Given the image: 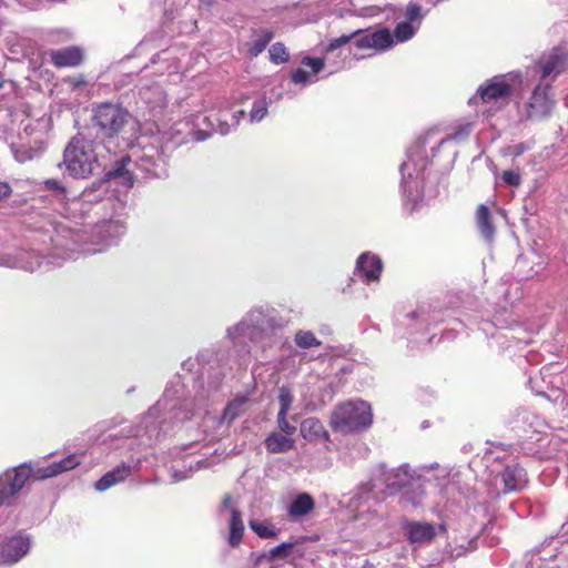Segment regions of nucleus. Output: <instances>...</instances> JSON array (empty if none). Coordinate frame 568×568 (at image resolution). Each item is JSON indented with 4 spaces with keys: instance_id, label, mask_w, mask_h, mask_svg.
Returning a JSON list of instances; mask_svg holds the SVG:
<instances>
[{
    "instance_id": "obj_1",
    "label": "nucleus",
    "mask_w": 568,
    "mask_h": 568,
    "mask_svg": "<svg viewBox=\"0 0 568 568\" xmlns=\"http://www.w3.org/2000/svg\"><path fill=\"white\" fill-rule=\"evenodd\" d=\"M373 423L371 405L364 400H347L334 407L329 416V427L342 435L358 434Z\"/></svg>"
},
{
    "instance_id": "obj_2",
    "label": "nucleus",
    "mask_w": 568,
    "mask_h": 568,
    "mask_svg": "<svg viewBox=\"0 0 568 568\" xmlns=\"http://www.w3.org/2000/svg\"><path fill=\"white\" fill-rule=\"evenodd\" d=\"M79 464L80 458L71 454L59 463H52L45 467H32L30 464H21L16 468L8 469L1 476L19 494L30 480L34 481L54 477L75 468Z\"/></svg>"
},
{
    "instance_id": "obj_3",
    "label": "nucleus",
    "mask_w": 568,
    "mask_h": 568,
    "mask_svg": "<svg viewBox=\"0 0 568 568\" xmlns=\"http://www.w3.org/2000/svg\"><path fill=\"white\" fill-rule=\"evenodd\" d=\"M568 68V48L566 45H556L544 51L534 63L527 68V73L537 75L538 82L550 83L552 87L555 80Z\"/></svg>"
},
{
    "instance_id": "obj_4",
    "label": "nucleus",
    "mask_w": 568,
    "mask_h": 568,
    "mask_svg": "<svg viewBox=\"0 0 568 568\" xmlns=\"http://www.w3.org/2000/svg\"><path fill=\"white\" fill-rule=\"evenodd\" d=\"M94 144H68L64 150V163L68 171L75 178H87L100 169Z\"/></svg>"
},
{
    "instance_id": "obj_5",
    "label": "nucleus",
    "mask_w": 568,
    "mask_h": 568,
    "mask_svg": "<svg viewBox=\"0 0 568 568\" xmlns=\"http://www.w3.org/2000/svg\"><path fill=\"white\" fill-rule=\"evenodd\" d=\"M131 118L120 104L103 102L93 109V122L106 136H115Z\"/></svg>"
},
{
    "instance_id": "obj_6",
    "label": "nucleus",
    "mask_w": 568,
    "mask_h": 568,
    "mask_svg": "<svg viewBox=\"0 0 568 568\" xmlns=\"http://www.w3.org/2000/svg\"><path fill=\"white\" fill-rule=\"evenodd\" d=\"M521 81V75L518 72L495 75L477 89V95L473 97L469 103L477 97L484 103L506 101L510 97L515 85L520 84Z\"/></svg>"
},
{
    "instance_id": "obj_7",
    "label": "nucleus",
    "mask_w": 568,
    "mask_h": 568,
    "mask_svg": "<svg viewBox=\"0 0 568 568\" xmlns=\"http://www.w3.org/2000/svg\"><path fill=\"white\" fill-rule=\"evenodd\" d=\"M429 9L419 8L416 3H407L403 9V20L396 23L392 40L394 45L412 40L419 31Z\"/></svg>"
},
{
    "instance_id": "obj_8",
    "label": "nucleus",
    "mask_w": 568,
    "mask_h": 568,
    "mask_svg": "<svg viewBox=\"0 0 568 568\" xmlns=\"http://www.w3.org/2000/svg\"><path fill=\"white\" fill-rule=\"evenodd\" d=\"M550 83L538 82L528 99L525 109V119L541 121L547 119L555 105Z\"/></svg>"
},
{
    "instance_id": "obj_9",
    "label": "nucleus",
    "mask_w": 568,
    "mask_h": 568,
    "mask_svg": "<svg viewBox=\"0 0 568 568\" xmlns=\"http://www.w3.org/2000/svg\"><path fill=\"white\" fill-rule=\"evenodd\" d=\"M473 129L474 123L470 121H460L453 125L435 124L422 131L416 142H458L467 139Z\"/></svg>"
},
{
    "instance_id": "obj_10",
    "label": "nucleus",
    "mask_w": 568,
    "mask_h": 568,
    "mask_svg": "<svg viewBox=\"0 0 568 568\" xmlns=\"http://www.w3.org/2000/svg\"><path fill=\"white\" fill-rule=\"evenodd\" d=\"M30 548L27 536L18 534L0 542V565H12L19 561Z\"/></svg>"
},
{
    "instance_id": "obj_11",
    "label": "nucleus",
    "mask_w": 568,
    "mask_h": 568,
    "mask_svg": "<svg viewBox=\"0 0 568 568\" xmlns=\"http://www.w3.org/2000/svg\"><path fill=\"white\" fill-rule=\"evenodd\" d=\"M404 534L412 545L432 544L437 536V528L427 521H407L403 525Z\"/></svg>"
},
{
    "instance_id": "obj_12",
    "label": "nucleus",
    "mask_w": 568,
    "mask_h": 568,
    "mask_svg": "<svg viewBox=\"0 0 568 568\" xmlns=\"http://www.w3.org/2000/svg\"><path fill=\"white\" fill-rule=\"evenodd\" d=\"M303 67L310 68V71L304 68H297L291 73V81L296 85H308L317 82V74L324 69L325 62L322 58L304 57L301 61Z\"/></svg>"
},
{
    "instance_id": "obj_13",
    "label": "nucleus",
    "mask_w": 568,
    "mask_h": 568,
    "mask_svg": "<svg viewBox=\"0 0 568 568\" xmlns=\"http://www.w3.org/2000/svg\"><path fill=\"white\" fill-rule=\"evenodd\" d=\"M392 31L388 28H382L377 31L361 36L354 41L357 49H374L385 51L394 47Z\"/></svg>"
},
{
    "instance_id": "obj_14",
    "label": "nucleus",
    "mask_w": 568,
    "mask_h": 568,
    "mask_svg": "<svg viewBox=\"0 0 568 568\" xmlns=\"http://www.w3.org/2000/svg\"><path fill=\"white\" fill-rule=\"evenodd\" d=\"M384 484L389 495H395L414 481V474L406 466L384 473Z\"/></svg>"
},
{
    "instance_id": "obj_15",
    "label": "nucleus",
    "mask_w": 568,
    "mask_h": 568,
    "mask_svg": "<svg viewBox=\"0 0 568 568\" xmlns=\"http://www.w3.org/2000/svg\"><path fill=\"white\" fill-rule=\"evenodd\" d=\"M356 270L365 277L366 282L378 281L383 270L381 258L371 253H363L356 262Z\"/></svg>"
},
{
    "instance_id": "obj_16",
    "label": "nucleus",
    "mask_w": 568,
    "mask_h": 568,
    "mask_svg": "<svg viewBox=\"0 0 568 568\" xmlns=\"http://www.w3.org/2000/svg\"><path fill=\"white\" fill-rule=\"evenodd\" d=\"M50 58L57 68H74L82 63L83 51L78 47H68L51 51Z\"/></svg>"
},
{
    "instance_id": "obj_17",
    "label": "nucleus",
    "mask_w": 568,
    "mask_h": 568,
    "mask_svg": "<svg viewBox=\"0 0 568 568\" xmlns=\"http://www.w3.org/2000/svg\"><path fill=\"white\" fill-rule=\"evenodd\" d=\"M274 32L270 29H253L250 40L245 43L250 58H257L274 39Z\"/></svg>"
},
{
    "instance_id": "obj_18",
    "label": "nucleus",
    "mask_w": 568,
    "mask_h": 568,
    "mask_svg": "<svg viewBox=\"0 0 568 568\" xmlns=\"http://www.w3.org/2000/svg\"><path fill=\"white\" fill-rule=\"evenodd\" d=\"M301 436L307 442H329L331 437L323 423L316 417L305 418L300 426Z\"/></svg>"
},
{
    "instance_id": "obj_19",
    "label": "nucleus",
    "mask_w": 568,
    "mask_h": 568,
    "mask_svg": "<svg viewBox=\"0 0 568 568\" xmlns=\"http://www.w3.org/2000/svg\"><path fill=\"white\" fill-rule=\"evenodd\" d=\"M131 475V466L122 463L112 470L105 473L97 483L95 489L104 491L112 486L124 481Z\"/></svg>"
},
{
    "instance_id": "obj_20",
    "label": "nucleus",
    "mask_w": 568,
    "mask_h": 568,
    "mask_svg": "<svg viewBox=\"0 0 568 568\" xmlns=\"http://www.w3.org/2000/svg\"><path fill=\"white\" fill-rule=\"evenodd\" d=\"M265 448L271 454H281L295 447L293 436L280 432H272L264 440Z\"/></svg>"
},
{
    "instance_id": "obj_21",
    "label": "nucleus",
    "mask_w": 568,
    "mask_h": 568,
    "mask_svg": "<svg viewBox=\"0 0 568 568\" xmlns=\"http://www.w3.org/2000/svg\"><path fill=\"white\" fill-rule=\"evenodd\" d=\"M315 508L314 498L306 493L297 495L288 506L287 514L291 518L297 519L307 516Z\"/></svg>"
},
{
    "instance_id": "obj_22",
    "label": "nucleus",
    "mask_w": 568,
    "mask_h": 568,
    "mask_svg": "<svg viewBox=\"0 0 568 568\" xmlns=\"http://www.w3.org/2000/svg\"><path fill=\"white\" fill-rule=\"evenodd\" d=\"M476 225L481 236L491 241L495 235V225L493 224L491 214L485 204H479L476 210Z\"/></svg>"
},
{
    "instance_id": "obj_23",
    "label": "nucleus",
    "mask_w": 568,
    "mask_h": 568,
    "mask_svg": "<svg viewBox=\"0 0 568 568\" xmlns=\"http://www.w3.org/2000/svg\"><path fill=\"white\" fill-rule=\"evenodd\" d=\"M525 469L518 465H509L503 471V481L509 490H520L525 485Z\"/></svg>"
},
{
    "instance_id": "obj_24",
    "label": "nucleus",
    "mask_w": 568,
    "mask_h": 568,
    "mask_svg": "<svg viewBox=\"0 0 568 568\" xmlns=\"http://www.w3.org/2000/svg\"><path fill=\"white\" fill-rule=\"evenodd\" d=\"M244 535L242 514L237 508H231L229 542L236 547L241 544Z\"/></svg>"
},
{
    "instance_id": "obj_25",
    "label": "nucleus",
    "mask_w": 568,
    "mask_h": 568,
    "mask_svg": "<svg viewBox=\"0 0 568 568\" xmlns=\"http://www.w3.org/2000/svg\"><path fill=\"white\" fill-rule=\"evenodd\" d=\"M130 162V158L125 156L115 163V166L106 174L109 179H121V184L132 187L134 184V175L125 169V164Z\"/></svg>"
},
{
    "instance_id": "obj_26",
    "label": "nucleus",
    "mask_w": 568,
    "mask_h": 568,
    "mask_svg": "<svg viewBox=\"0 0 568 568\" xmlns=\"http://www.w3.org/2000/svg\"><path fill=\"white\" fill-rule=\"evenodd\" d=\"M247 403V396H237L233 400H231L224 408L222 414V419L227 422L229 424L235 420L241 413L243 412V407Z\"/></svg>"
},
{
    "instance_id": "obj_27",
    "label": "nucleus",
    "mask_w": 568,
    "mask_h": 568,
    "mask_svg": "<svg viewBox=\"0 0 568 568\" xmlns=\"http://www.w3.org/2000/svg\"><path fill=\"white\" fill-rule=\"evenodd\" d=\"M270 61L274 64H283L290 61V52L283 42H275L268 50Z\"/></svg>"
},
{
    "instance_id": "obj_28",
    "label": "nucleus",
    "mask_w": 568,
    "mask_h": 568,
    "mask_svg": "<svg viewBox=\"0 0 568 568\" xmlns=\"http://www.w3.org/2000/svg\"><path fill=\"white\" fill-rule=\"evenodd\" d=\"M295 343L301 348L317 347L322 344V342L310 331H298L295 335Z\"/></svg>"
},
{
    "instance_id": "obj_29",
    "label": "nucleus",
    "mask_w": 568,
    "mask_h": 568,
    "mask_svg": "<svg viewBox=\"0 0 568 568\" xmlns=\"http://www.w3.org/2000/svg\"><path fill=\"white\" fill-rule=\"evenodd\" d=\"M294 402V396L287 386H282L278 392V413L288 414Z\"/></svg>"
},
{
    "instance_id": "obj_30",
    "label": "nucleus",
    "mask_w": 568,
    "mask_h": 568,
    "mask_svg": "<svg viewBox=\"0 0 568 568\" xmlns=\"http://www.w3.org/2000/svg\"><path fill=\"white\" fill-rule=\"evenodd\" d=\"M19 494L0 476V508L10 505Z\"/></svg>"
},
{
    "instance_id": "obj_31",
    "label": "nucleus",
    "mask_w": 568,
    "mask_h": 568,
    "mask_svg": "<svg viewBox=\"0 0 568 568\" xmlns=\"http://www.w3.org/2000/svg\"><path fill=\"white\" fill-rule=\"evenodd\" d=\"M363 33V30L362 29H357L353 32H351L349 34H343L338 38H335L333 40L329 41V43L327 44V48H326V51H333L344 44H347L348 42H351L353 39H357L359 38V36Z\"/></svg>"
},
{
    "instance_id": "obj_32",
    "label": "nucleus",
    "mask_w": 568,
    "mask_h": 568,
    "mask_svg": "<svg viewBox=\"0 0 568 568\" xmlns=\"http://www.w3.org/2000/svg\"><path fill=\"white\" fill-rule=\"evenodd\" d=\"M267 114V102L265 99L256 100L253 103V106L250 112V121L251 122H260Z\"/></svg>"
},
{
    "instance_id": "obj_33",
    "label": "nucleus",
    "mask_w": 568,
    "mask_h": 568,
    "mask_svg": "<svg viewBox=\"0 0 568 568\" xmlns=\"http://www.w3.org/2000/svg\"><path fill=\"white\" fill-rule=\"evenodd\" d=\"M293 546V542H283L270 549L266 554L263 555V557L267 558L268 560H273L276 558H286L290 555Z\"/></svg>"
},
{
    "instance_id": "obj_34",
    "label": "nucleus",
    "mask_w": 568,
    "mask_h": 568,
    "mask_svg": "<svg viewBox=\"0 0 568 568\" xmlns=\"http://www.w3.org/2000/svg\"><path fill=\"white\" fill-rule=\"evenodd\" d=\"M250 528L261 538H275L277 536V532L272 526L256 520L250 521Z\"/></svg>"
},
{
    "instance_id": "obj_35",
    "label": "nucleus",
    "mask_w": 568,
    "mask_h": 568,
    "mask_svg": "<svg viewBox=\"0 0 568 568\" xmlns=\"http://www.w3.org/2000/svg\"><path fill=\"white\" fill-rule=\"evenodd\" d=\"M288 414L277 413L276 423L280 428V433L293 436L296 433V426L291 424L287 419Z\"/></svg>"
},
{
    "instance_id": "obj_36",
    "label": "nucleus",
    "mask_w": 568,
    "mask_h": 568,
    "mask_svg": "<svg viewBox=\"0 0 568 568\" xmlns=\"http://www.w3.org/2000/svg\"><path fill=\"white\" fill-rule=\"evenodd\" d=\"M245 115L243 110H237L232 113V123L229 124L226 121H223L219 124V129L216 131L220 132L221 135H225L231 126H236L240 123V120Z\"/></svg>"
},
{
    "instance_id": "obj_37",
    "label": "nucleus",
    "mask_w": 568,
    "mask_h": 568,
    "mask_svg": "<svg viewBox=\"0 0 568 568\" xmlns=\"http://www.w3.org/2000/svg\"><path fill=\"white\" fill-rule=\"evenodd\" d=\"M501 180L509 186H519L521 183L520 174L513 170L504 171L501 174Z\"/></svg>"
},
{
    "instance_id": "obj_38",
    "label": "nucleus",
    "mask_w": 568,
    "mask_h": 568,
    "mask_svg": "<svg viewBox=\"0 0 568 568\" xmlns=\"http://www.w3.org/2000/svg\"><path fill=\"white\" fill-rule=\"evenodd\" d=\"M501 152H503L504 156H510L511 159H515L525 152V145L524 144H517L515 146L508 145V146L504 148Z\"/></svg>"
},
{
    "instance_id": "obj_39",
    "label": "nucleus",
    "mask_w": 568,
    "mask_h": 568,
    "mask_svg": "<svg viewBox=\"0 0 568 568\" xmlns=\"http://www.w3.org/2000/svg\"><path fill=\"white\" fill-rule=\"evenodd\" d=\"M189 0H164V7L166 13H173L187 4Z\"/></svg>"
},
{
    "instance_id": "obj_40",
    "label": "nucleus",
    "mask_w": 568,
    "mask_h": 568,
    "mask_svg": "<svg viewBox=\"0 0 568 568\" xmlns=\"http://www.w3.org/2000/svg\"><path fill=\"white\" fill-rule=\"evenodd\" d=\"M407 3H416L419 8L430 10L438 4V0H410Z\"/></svg>"
},
{
    "instance_id": "obj_41",
    "label": "nucleus",
    "mask_w": 568,
    "mask_h": 568,
    "mask_svg": "<svg viewBox=\"0 0 568 568\" xmlns=\"http://www.w3.org/2000/svg\"><path fill=\"white\" fill-rule=\"evenodd\" d=\"M11 194V186L7 182H0V201Z\"/></svg>"
},
{
    "instance_id": "obj_42",
    "label": "nucleus",
    "mask_w": 568,
    "mask_h": 568,
    "mask_svg": "<svg viewBox=\"0 0 568 568\" xmlns=\"http://www.w3.org/2000/svg\"><path fill=\"white\" fill-rule=\"evenodd\" d=\"M212 138V133L203 130H199L195 132V140L196 142H203L205 140H209Z\"/></svg>"
},
{
    "instance_id": "obj_43",
    "label": "nucleus",
    "mask_w": 568,
    "mask_h": 568,
    "mask_svg": "<svg viewBox=\"0 0 568 568\" xmlns=\"http://www.w3.org/2000/svg\"><path fill=\"white\" fill-rule=\"evenodd\" d=\"M45 185H47L50 190H62L61 184H60L57 180H53V179L47 180V181H45Z\"/></svg>"
},
{
    "instance_id": "obj_44",
    "label": "nucleus",
    "mask_w": 568,
    "mask_h": 568,
    "mask_svg": "<svg viewBox=\"0 0 568 568\" xmlns=\"http://www.w3.org/2000/svg\"><path fill=\"white\" fill-rule=\"evenodd\" d=\"M232 505V496L231 495H225L224 498H223V501H222V506L224 508H230Z\"/></svg>"
},
{
    "instance_id": "obj_45",
    "label": "nucleus",
    "mask_w": 568,
    "mask_h": 568,
    "mask_svg": "<svg viewBox=\"0 0 568 568\" xmlns=\"http://www.w3.org/2000/svg\"><path fill=\"white\" fill-rule=\"evenodd\" d=\"M29 9L37 10L41 6V0H34L31 3H27Z\"/></svg>"
},
{
    "instance_id": "obj_46",
    "label": "nucleus",
    "mask_w": 568,
    "mask_h": 568,
    "mask_svg": "<svg viewBox=\"0 0 568 568\" xmlns=\"http://www.w3.org/2000/svg\"><path fill=\"white\" fill-rule=\"evenodd\" d=\"M84 83H85V80H84V78H83V77H79V78H75V79L73 80V85H74V87H80V85H82V84H84Z\"/></svg>"
},
{
    "instance_id": "obj_47",
    "label": "nucleus",
    "mask_w": 568,
    "mask_h": 568,
    "mask_svg": "<svg viewBox=\"0 0 568 568\" xmlns=\"http://www.w3.org/2000/svg\"><path fill=\"white\" fill-rule=\"evenodd\" d=\"M438 531L442 532V534H446L447 532V527L445 524H440L438 526Z\"/></svg>"
},
{
    "instance_id": "obj_48",
    "label": "nucleus",
    "mask_w": 568,
    "mask_h": 568,
    "mask_svg": "<svg viewBox=\"0 0 568 568\" xmlns=\"http://www.w3.org/2000/svg\"><path fill=\"white\" fill-rule=\"evenodd\" d=\"M59 32H60V33L65 34L67 37H69V36H70V33H69L68 31H63V30H61V31H59Z\"/></svg>"
},
{
    "instance_id": "obj_49",
    "label": "nucleus",
    "mask_w": 568,
    "mask_h": 568,
    "mask_svg": "<svg viewBox=\"0 0 568 568\" xmlns=\"http://www.w3.org/2000/svg\"><path fill=\"white\" fill-rule=\"evenodd\" d=\"M528 417H529V415H528V414H524V415H523V419H524V420H527V419H528Z\"/></svg>"
},
{
    "instance_id": "obj_50",
    "label": "nucleus",
    "mask_w": 568,
    "mask_h": 568,
    "mask_svg": "<svg viewBox=\"0 0 568 568\" xmlns=\"http://www.w3.org/2000/svg\"><path fill=\"white\" fill-rule=\"evenodd\" d=\"M70 142H71V143L77 142V141H75V138H72Z\"/></svg>"
},
{
    "instance_id": "obj_51",
    "label": "nucleus",
    "mask_w": 568,
    "mask_h": 568,
    "mask_svg": "<svg viewBox=\"0 0 568 568\" xmlns=\"http://www.w3.org/2000/svg\"><path fill=\"white\" fill-rule=\"evenodd\" d=\"M2 87H3V82H2V81H0V89H1Z\"/></svg>"
}]
</instances>
